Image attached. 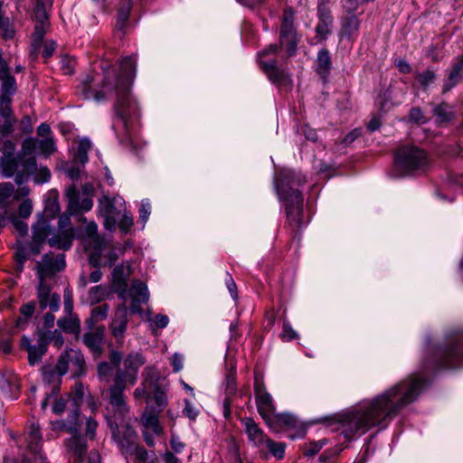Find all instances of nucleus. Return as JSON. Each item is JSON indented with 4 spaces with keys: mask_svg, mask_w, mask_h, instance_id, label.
<instances>
[{
    "mask_svg": "<svg viewBox=\"0 0 463 463\" xmlns=\"http://www.w3.org/2000/svg\"><path fill=\"white\" fill-rule=\"evenodd\" d=\"M427 385L419 373H413L371 399L361 401L351 410L324 419L328 426L338 425L347 439L362 435L374 427L385 429L401 411L417 401Z\"/></svg>",
    "mask_w": 463,
    "mask_h": 463,
    "instance_id": "f257e3e1",
    "label": "nucleus"
},
{
    "mask_svg": "<svg viewBox=\"0 0 463 463\" xmlns=\"http://www.w3.org/2000/svg\"><path fill=\"white\" fill-rule=\"evenodd\" d=\"M136 58L128 56L120 61L119 74L115 75L109 66H103L104 78L102 85L98 90L94 87L95 79L88 75L80 85V92L85 99H94L101 102L115 92L117 102L115 111L118 121L125 128H128L129 120L139 116V107L130 93V87L136 75Z\"/></svg>",
    "mask_w": 463,
    "mask_h": 463,
    "instance_id": "f03ea898",
    "label": "nucleus"
},
{
    "mask_svg": "<svg viewBox=\"0 0 463 463\" xmlns=\"http://www.w3.org/2000/svg\"><path fill=\"white\" fill-rule=\"evenodd\" d=\"M295 11L292 7L284 9L279 32V44H270L259 53L260 64L269 79L278 84H288L291 80L287 72L279 69L273 58L279 51L284 50L287 57L295 54L298 40L295 27Z\"/></svg>",
    "mask_w": 463,
    "mask_h": 463,
    "instance_id": "7ed1b4c3",
    "label": "nucleus"
},
{
    "mask_svg": "<svg viewBox=\"0 0 463 463\" xmlns=\"http://www.w3.org/2000/svg\"><path fill=\"white\" fill-rule=\"evenodd\" d=\"M146 356L140 352H130L123 359V367L118 368L109 387V404L120 415L128 411L124 391L128 384L135 385L138 379L139 369L146 364Z\"/></svg>",
    "mask_w": 463,
    "mask_h": 463,
    "instance_id": "20e7f679",
    "label": "nucleus"
},
{
    "mask_svg": "<svg viewBox=\"0 0 463 463\" xmlns=\"http://www.w3.org/2000/svg\"><path fill=\"white\" fill-rule=\"evenodd\" d=\"M306 177L292 170H283L275 179V187L279 200L286 203L288 222L293 227L302 223L303 197L298 186L306 183Z\"/></svg>",
    "mask_w": 463,
    "mask_h": 463,
    "instance_id": "39448f33",
    "label": "nucleus"
},
{
    "mask_svg": "<svg viewBox=\"0 0 463 463\" xmlns=\"http://www.w3.org/2000/svg\"><path fill=\"white\" fill-rule=\"evenodd\" d=\"M463 364V331L448 334L444 345H439L430 358L424 361V366L452 367Z\"/></svg>",
    "mask_w": 463,
    "mask_h": 463,
    "instance_id": "423d86ee",
    "label": "nucleus"
},
{
    "mask_svg": "<svg viewBox=\"0 0 463 463\" xmlns=\"http://www.w3.org/2000/svg\"><path fill=\"white\" fill-rule=\"evenodd\" d=\"M430 166L426 152L414 146L400 147L395 154L394 171L396 176L421 174Z\"/></svg>",
    "mask_w": 463,
    "mask_h": 463,
    "instance_id": "0eeeda50",
    "label": "nucleus"
},
{
    "mask_svg": "<svg viewBox=\"0 0 463 463\" xmlns=\"http://www.w3.org/2000/svg\"><path fill=\"white\" fill-rule=\"evenodd\" d=\"M113 416L108 419L112 438L118 444L122 454L128 455L137 447V434L135 430L129 426L126 418L129 411L125 415H120L112 409Z\"/></svg>",
    "mask_w": 463,
    "mask_h": 463,
    "instance_id": "6e6552de",
    "label": "nucleus"
},
{
    "mask_svg": "<svg viewBox=\"0 0 463 463\" xmlns=\"http://www.w3.org/2000/svg\"><path fill=\"white\" fill-rule=\"evenodd\" d=\"M80 238L85 250L89 252L90 266H99L101 264V254L106 246V240L98 233L97 223L93 221L87 222Z\"/></svg>",
    "mask_w": 463,
    "mask_h": 463,
    "instance_id": "1a4fd4ad",
    "label": "nucleus"
},
{
    "mask_svg": "<svg viewBox=\"0 0 463 463\" xmlns=\"http://www.w3.org/2000/svg\"><path fill=\"white\" fill-rule=\"evenodd\" d=\"M125 210V201L119 195L112 197L104 195L99 200V211L104 218V226L109 231L116 228L117 221Z\"/></svg>",
    "mask_w": 463,
    "mask_h": 463,
    "instance_id": "9d476101",
    "label": "nucleus"
},
{
    "mask_svg": "<svg viewBox=\"0 0 463 463\" xmlns=\"http://www.w3.org/2000/svg\"><path fill=\"white\" fill-rule=\"evenodd\" d=\"M254 397L258 412L268 424H271L276 412L274 400L267 391L263 379L257 374L254 378Z\"/></svg>",
    "mask_w": 463,
    "mask_h": 463,
    "instance_id": "9b49d317",
    "label": "nucleus"
},
{
    "mask_svg": "<svg viewBox=\"0 0 463 463\" xmlns=\"http://www.w3.org/2000/svg\"><path fill=\"white\" fill-rule=\"evenodd\" d=\"M56 369L59 375H64L68 372L73 377L83 375L86 372V364L82 353L76 349L66 350L60 355Z\"/></svg>",
    "mask_w": 463,
    "mask_h": 463,
    "instance_id": "f8f14e48",
    "label": "nucleus"
},
{
    "mask_svg": "<svg viewBox=\"0 0 463 463\" xmlns=\"http://www.w3.org/2000/svg\"><path fill=\"white\" fill-rule=\"evenodd\" d=\"M94 188L91 184H85L83 187V197L80 198L79 191L74 185L69 187L66 191L68 202V211L71 214H77L80 212H88L93 206L91 194Z\"/></svg>",
    "mask_w": 463,
    "mask_h": 463,
    "instance_id": "ddd939ff",
    "label": "nucleus"
},
{
    "mask_svg": "<svg viewBox=\"0 0 463 463\" xmlns=\"http://www.w3.org/2000/svg\"><path fill=\"white\" fill-rule=\"evenodd\" d=\"M35 6L33 9L34 19L36 21L33 33V46L36 48L42 42L49 25V11L52 9L53 0H33Z\"/></svg>",
    "mask_w": 463,
    "mask_h": 463,
    "instance_id": "4468645a",
    "label": "nucleus"
},
{
    "mask_svg": "<svg viewBox=\"0 0 463 463\" xmlns=\"http://www.w3.org/2000/svg\"><path fill=\"white\" fill-rule=\"evenodd\" d=\"M65 268V256L63 253L54 255L45 254L42 261L37 262V275L40 282H44L48 278L52 277L56 272Z\"/></svg>",
    "mask_w": 463,
    "mask_h": 463,
    "instance_id": "2eb2a0df",
    "label": "nucleus"
},
{
    "mask_svg": "<svg viewBox=\"0 0 463 463\" xmlns=\"http://www.w3.org/2000/svg\"><path fill=\"white\" fill-rule=\"evenodd\" d=\"M27 186H19L17 189L11 183L0 184V207L7 208L14 203L22 200L29 194Z\"/></svg>",
    "mask_w": 463,
    "mask_h": 463,
    "instance_id": "dca6fc26",
    "label": "nucleus"
},
{
    "mask_svg": "<svg viewBox=\"0 0 463 463\" xmlns=\"http://www.w3.org/2000/svg\"><path fill=\"white\" fill-rule=\"evenodd\" d=\"M128 309L126 305L119 306L112 317L109 329L117 343L122 345L128 327Z\"/></svg>",
    "mask_w": 463,
    "mask_h": 463,
    "instance_id": "f3484780",
    "label": "nucleus"
},
{
    "mask_svg": "<svg viewBox=\"0 0 463 463\" xmlns=\"http://www.w3.org/2000/svg\"><path fill=\"white\" fill-rule=\"evenodd\" d=\"M51 232V225L47 220L41 218L33 226V240L29 244V251L33 255L40 253L43 242Z\"/></svg>",
    "mask_w": 463,
    "mask_h": 463,
    "instance_id": "a211bd4d",
    "label": "nucleus"
},
{
    "mask_svg": "<svg viewBox=\"0 0 463 463\" xmlns=\"http://www.w3.org/2000/svg\"><path fill=\"white\" fill-rule=\"evenodd\" d=\"M71 436L64 441L67 454L74 459V463H81L87 452V442L81 433L71 434Z\"/></svg>",
    "mask_w": 463,
    "mask_h": 463,
    "instance_id": "6ab92c4d",
    "label": "nucleus"
},
{
    "mask_svg": "<svg viewBox=\"0 0 463 463\" xmlns=\"http://www.w3.org/2000/svg\"><path fill=\"white\" fill-rule=\"evenodd\" d=\"M129 296L132 300L130 307L131 312L141 314V305L146 303L149 299L147 286L140 280H134L129 289Z\"/></svg>",
    "mask_w": 463,
    "mask_h": 463,
    "instance_id": "aec40b11",
    "label": "nucleus"
},
{
    "mask_svg": "<svg viewBox=\"0 0 463 463\" xmlns=\"http://www.w3.org/2000/svg\"><path fill=\"white\" fill-rule=\"evenodd\" d=\"M130 274V265L125 263L117 265L111 273L112 286L123 300L126 299L127 279Z\"/></svg>",
    "mask_w": 463,
    "mask_h": 463,
    "instance_id": "412c9836",
    "label": "nucleus"
},
{
    "mask_svg": "<svg viewBox=\"0 0 463 463\" xmlns=\"http://www.w3.org/2000/svg\"><path fill=\"white\" fill-rule=\"evenodd\" d=\"M241 424L247 434L249 441L256 447L260 452L263 446H265L268 437L251 418L242 419Z\"/></svg>",
    "mask_w": 463,
    "mask_h": 463,
    "instance_id": "4be33fe9",
    "label": "nucleus"
},
{
    "mask_svg": "<svg viewBox=\"0 0 463 463\" xmlns=\"http://www.w3.org/2000/svg\"><path fill=\"white\" fill-rule=\"evenodd\" d=\"M38 300L42 310L49 307L52 312H56L60 308V295L58 293H51V288L45 282L39 283Z\"/></svg>",
    "mask_w": 463,
    "mask_h": 463,
    "instance_id": "5701e85b",
    "label": "nucleus"
},
{
    "mask_svg": "<svg viewBox=\"0 0 463 463\" xmlns=\"http://www.w3.org/2000/svg\"><path fill=\"white\" fill-rule=\"evenodd\" d=\"M54 431H63L70 434L80 432V408L75 407L65 420H56L52 423Z\"/></svg>",
    "mask_w": 463,
    "mask_h": 463,
    "instance_id": "b1692460",
    "label": "nucleus"
},
{
    "mask_svg": "<svg viewBox=\"0 0 463 463\" xmlns=\"http://www.w3.org/2000/svg\"><path fill=\"white\" fill-rule=\"evenodd\" d=\"M317 17L318 24L316 26V32L322 39H326L331 33L333 17L329 7L323 1H319L317 5Z\"/></svg>",
    "mask_w": 463,
    "mask_h": 463,
    "instance_id": "393cba45",
    "label": "nucleus"
},
{
    "mask_svg": "<svg viewBox=\"0 0 463 463\" xmlns=\"http://www.w3.org/2000/svg\"><path fill=\"white\" fill-rule=\"evenodd\" d=\"M159 414L152 410L146 409L140 417L143 430L151 431L154 436H161L164 430L159 422Z\"/></svg>",
    "mask_w": 463,
    "mask_h": 463,
    "instance_id": "a878e982",
    "label": "nucleus"
},
{
    "mask_svg": "<svg viewBox=\"0 0 463 463\" xmlns=\"http://www.w3.org/2000/svg\"><path fill=\"white\" fill-rule=\"evenodd\" d=\"M74 238V228L59 230V232L56 234H54L49 239L48 243L51 247H55L63 250H68L69 249H71Z\"/></svg>",
    "mask_w": 463,
    "mask_h": 463,
    "instance_id": "bb28decb",
    "label": "nucleus"
},
{
    "mask_svg": "<svg viewBox=\"0 0 463 463\" xmlns=\"http://www.w3.org/2000/svg\"><path fill=\"white\" fill-rule=\"evenodd\" d=\"M70 397L73 401L75 407L80 408V405L82 403L84 399H87L88 406L91 410V411H96L97 406L92 397L90 394V392L84 387L82 383L76 382L73 387L71 390Z\"/></svg>",
    "mask_w": 463,
    "mask_h": 463,
    "instance_id": "cd10ccee",
    "label": "nucleus"
},
{
    "mask_svg": "<svg viewBox=\"0 0 463 463\" xmlns=\"http://www.w3.org/2000/svg\"><path fill=\"white\" fill-rule=\"evenodd\" d=\"M25 441L27 448L34 454L37 455L41 451L43 439L40 433L39 426L32 424L25 433Z\"/></svg>",
    "mask_w": 463,
    "mask_h": 463,
    "instance_id": "c85d7f7f",
    "label": "nucleus"
},
{
    "mask_svg": "<svg viewBox=\"0 0 463 463\" xmlns=\"http://www.w3.org/2000/svg\"><path fill=\"white\" fill-rule=\"evenodd\" d=\"M152 400L155 402L156 404L148 409L157 413H161L167 404L165 389L161 385L152 387L150 391V398H148V401Z\"/></svg>",
    "mask_w": 463,
    "mask_h": 463,
    "instance_id": "c756f323",
    "label": "nucleus"
},
{
    "mask_svg": "<svg viewBox=\"0 0 463 463\" xmlns=\"http://www.w3.org/2000/svg\"><path fill=\"white\" fill-rule=\"evenodd\" d=\"M354 13V11L345 10L341 19L342 29L348 35L357 33L360 28V20Z\"/></svg>",
    "mask_w": 463,
    "mask_h": 463,
    "instance_id": "7c9ffc66",
    "label": "nucleus"
},
{
    "mask_svg": "<svg viewBox=\"0 0 463 463\" xmlns=\"http://www.w3.org/2000/svg\"><path fill=\"white\" fill-rule=\"evenodd\" d=\"M132 8V0H120L117 14L116 28L123 31L128 24Z\"/></svg>",
    "mask_w": 463,
    "mask_h": 463,
    "instance_id": "2f4dec72",
    "label": "nucleus"
},
{
    "mask_svg": "<svg viewBox=\"0 0 463 463\" xmlns=\"http://www.w3.org/2000/svg\"><path fill=\"white\" fill-rule=\"evenodd\" d=\"M103 339V330L96 332H88L83 335V342L86 346L95 354L101 352V343Z\"/></svg>",
    "mask_w": 463,
    "mask_h": 463,
    "instance_id": "473e14b6",
    "label": "nucleus"
},
{
    "mask_svg": "<svg viewBox=\"0 0 463 463\" xmlns=\"http://www.w3.org/2000/svg\"><path fill=\"white\" fill-rule=\"evenodd\" d=\"M331 70V58L329 52L326 49L320 50L317 53V72L323 78L326 79Z\"/></svg>",
    "mask_w": 463,
    "mask_h": 463,
    "instance_id": "72a5a7b5",
    "label": "nucleus"
},
{
    "mask_svg": "<svg viewBox=\"0 0 463 463\" xmlns=\"http://www.w3.org/2000/svg\"><path fill=\"white\" fill-rule=\"evenodd\" d=\"M260 453L263 457H267L269 454L272 455L278 459H281L285 454V444L283 442H276L268 438L265 442V446L261 449Z\"/></svg>",
    "mask_w": 463,
    "mask_h": 463,
    "instance_id": "f704fd0d",
    "label": "nucleus"
},
{
    "mask_svg": "<svg viewBox=\"0 0 463 463\" xmlns=\"http://www.w3.org/2000/svg\"><path fill=\"white\" fill-rule=\"evenodd\" d=\"M122 249L117 248L115 246H109L108 241H106L105 250L101 254V264L99 266H109L111 267L116 260L118 259L119 254H122Z\"/></svg>",
    "mask_w": 463,
    "mask_h": 463,
    "instance_id": "c9c22d12",
    "label": "nucleus"
},
{
    "mask_svg": "<svg viewBox=\"0 0 463 463\" xmlns=\"http://www.w3.org/2000/svg\"><path fill=\"white\" fill-rule=\"evenodd\" d=\"M90 141L87 138L81 139L73 156L75 165H84L88 162V152L90 149Z\"/></svg>",
    "mask_w": 463,
    "mask_h": 463,
    "instance_id": "e433bc0d",
    "label": "nucleus"
},
{
    "mask_svg": "<svg viewBox=\"0 0 463 463\" xmlns=\"http://www.w3.org/2000/svg\"><path fill=\"white\" fill-rule=\"evenodd\" d=\"M160 373L154 365L146 366L142 373L143 383L149 385L151 388L161 385L159 383Z\"/></svg>",
    "mask_w": 463,
    "mask_h": 463,
    "instance_id": "4c0bfd02",
    "label": "nucleus"
},
{
    "mask_svg": "<svg viewBox=\"0 0 463 463\" xmlns=\"http://www.w3.org/2000/svg\"><path fill=\"white\" fill-rule=\"evenodd\" d=\"M46 351L47 343L43 340H41L40 343L36 345L30 346L29 351L27 352L29 364L33 365L39 363Z\"/></svg>",
    "mask_w": 463,
    "mask_h": 463,
    "instance_id": "58836bf2",
    "label": "nucleus"
},
{
    "mask_svg": "<svg viewBox=\"0 0 463 463\" xmlns=\"http://www.w3.org/2000/svg\"><path fill=\"white\" fill-rule=\"evenodd\" d=\"M0 388L5 395L13 398L19 391V383L15 375H10L8 379L0 381Z\"/></svg>",
    "mask_w": 463,
    "mask_h": 463,
    "instance_id": "ea45409f",
    "label": "nucleus"
},
{
    "mask_svg": "<svg viewBox=\"0 0 463 463\" xmlns=\"http://www.w3.org/2000/svg\"><path fill=\"white\" fill-rule=\"evenodd\" d=\"M18 168L16 157H1L0 173L5 177H11Z\"/></svg>",
    "mask_w": 463,
    "mask_h": 463,
    "instance_id": "a19ab883",
    "label": "nucleus"
},
{
    "mask_svg": "<svg viewBox=\"0 0 463 463\" xmlns=\"http://www.w3.org/2000/svg\"><path fill=\"white\" fill-rule=\"evenodd\" d=\"M277 423L280 427L285 428H294L298 424L297 418L290 413L283 412V413H277L275 412L274 418L271 420V424Z\"/></svg>",
    "mask_w": 463,
    "mask_h": 463,
    "instance_id": "79ce46f5",
    "label": "nucleus"
},
{
    "mask_svg": "<svg viewBox=\"0 0 463 463\" xmlns=\"http://www.w3.org/2000/svg\"><path fill=\"white\" fill-rule=\"evenodd\" d=\"M68 316V317L58 320V326L65 332H78L80 326V319L72 314Z\"/></svg>",
    "mask_w": 463,
    "mask_h": 463,
    "instance_id": "37998d69",
    "label": "nucleus"
},
{
    "mask_svg": "<svg viewBox=\"0 0 463 463\" xmlns=\"http://www.w3.org/2000/svg\"><path fill=\"white\" fill-rule=\"evenodd\" d=\"M2 94L0 98H11L16 92L15 79L9 75L0 79Z\"/></svg>",
    "mask_w": 463,
    "mask_h": 463,
    "instance_id": "c03bdc74",
    "label": "nucleus"
},
{
    "mask_svg": "<svg viewBox=\"0 0 463 463\" xmlns=\"http://www.w3.org/2000/svg\"><path fill=\"white\" fill-rule=\"evenodd\" d=\"M108 293L107 288L103 285H98L90 288L89 291V299L94 304L103 300Z\"/></svg>",
    "mask_w": 463,
    "mask_h": 463,
    "instance_id": "a18cd8bd",
    "label": "nucleus"
},
{
    "mask_svg": "<svg viewBox=\"0 0 463 463\" xmlns=\"http://www.w3.org/2000/svg\"><path fill=\"white\" fill-rule=\"evenodd\" d=\"M98 378L99 381L109 383L113 373L112 365L108 362H101L98 364Z\"/></svg>",
    "mask_w": 463,
    "mask_h": 463,
    "instance_id": "49530a36",
    "label": "nucleus"
},
{
    "mask_svg": "<svg viewBox=\"0 0 463 463\" xmlns=\"http://www.w3.org/2000/svg\"><path fill=\"white\" fill-rule=\"evenodd\" d=\"M109 307L107 304L98 306L91 310L90 323L105 320L108 317Z\"/></svg>",
    "mask_w": 463,
    "mask_h": 463,
    "instance_id": "de8ad7c7",
    "label": "nucleus"
},
{
    "mask_svg": "<svg viewBox=\"0 0 463 463\" xmlns=\"http://www.w3.org/2000/svg\"><path fill=\"white\" fill-rule=\"evenodd\" d=\"M462 74L454 70L450 71L448 79L446 80L444 85H443V92L449 91L452 88H454L461 80Z\"/></svg>",
    "mask_w": 463,
    "mask_h": 463,
    "instance_id": "09e8293b",
    "label": "nucleus"
},
{
    "mask_svg": "<svg viewBox=\"0 0 463 463\" xmlns=\"http://www.w3.org/2000/svg\"><path fill=\"white\" fill-rule=\"evenodd\" d=\"M11 103V98H0V118H15Z\"/></svg>",
    "mask_w": 463,
    "mask_h": 463,
    "instance_id": "8fccbe9b",
    "label": "nucleus"
},
{
    "mask_svg": "<svg viewBox=\"0 0 463 463\" xmlns=\"http://www.w3.org/2000/svg\"><path fill=\"white\" fill-rule=\"evenodd\" d=\"M120 231L124 233H128L130 228L133 226V218L126 211L119 216L117 221Z\"/></svg>",
    "mask_w": 463,
    "mask_h": 463,
    "instance_id": "3c124183",
    "label": "nucleus"
},
{
    "mask_svg": "<svg viewBox=\"0 0 463 463\" xmlns=\"http://www.w3.org/2000/svg\"><path fill=\"white\" fill-rule=\"evenodd\" d=\"M98 428V421L92 418L91 416L87 417L85 419V436L90 439H94L96 438V430Z\"/></svg>",
    "mask_w": 463,
    "mask_h": 463,
    "instance_id": "603ef678",
    "label": "nucleus"
},
{
    "mask_svg": "<svg viewBox=\"0 0 463 463\" xmlns=\"http://www.w3.org/2000/svg\"><path fill=\"white\" fill-rule=\"evenodd\" d=\"M326 443L327 440L326 439H322L317 441H312L306 445L304 453L306 456H314L318 453Z\"/></svg>",
    "mask_w": 463,
    "mask_h": 463,
    "instance_id": "864d4df0",
    "label": "nucleus"
},
{
    "mask_svg": "<svg viewBox=\"0 0 463 463\" xmlns=\"http://www.w3.org/2000/svg\"><path fill=\"white\" fill-rule=\"evenodd\" d=\"M436 79V74L430 70H427L423 72L417 74V80L420 84L422 88H427L430 84H431Z\"/></svg>",
    "mask_w": 463,
    "mask_h": 463,
    "instance_id": "5fc2aeb1",
    "label": "nucleus"
},
{
    "mask_svg": "<svg viewBox=\"0 0 463 463\" xmlns=\"http://www.w3.org/2000/svg\"><path fill=\"white\" fill-rule=\"evenodd\" d=\"M44 211L52 217H54L60 212L59 203L55 194L46 200Z\"/></svg>",
    "mask_w": 463,
    "mask_h": 463,
    "instance_id": "6e6d98bb",
    "label": "nucleus"
},
{
    "mask_svg": "<svg viewBox=\"0 0 463 463\" xmlns=\"http://www.w3.org/2000/svg\"><path fill=\"white\" fill-rule=\"evenodd\" d=\"M32 212H33L32 201L25 197L23 198L22 202L20 203V204L18 206L19 216L26 219L32 214Z\"/></svg>",
    "mask_w": 463,
    "mask_h": 463,
    "instance_id": "4d7b16f0",
    "label": "nucleus"
},
{
    "mask_svg": "<svg viewBox=\"0 0 463 463\" xmlns=\"http://www.w3.org/2000/svg\"><path fill=\"white\" fill-rule=\"evenodd\" d=\"M10 221L12 222V225L14 229V231L18 233L19 236H24L28 232V225L24 221L20 220L15 215H11Z\"/></svg>",
    "mask_w": 463,
    "mask_h": 463,
    "instance_id": "13d9d810",
    "label": "nucleus"
},
{
    "mask_svg": "<svg viewBox=\"0 0 463 463\" xmlns=\"http://www.w3.org/2000/svg\"><path fill=\"white\" fill-rule=\"evenodd\" d=\"M149 322H150V327L153 330H156V329L166 327L169 323V319H168L167 316L158 314L154 318L149 319Z\"/></svg>",
    "mask_w": 463,
    "mask_h": 463,
    "instance_id": "bf43d9fd",
    "label": "nucleus"
},
{
    "mask_svg": "<svg viewBox=\"0 0 463 463\" xmlns=\"http://www.w3.org/2000/svg\"><path fill=\"white\" fill-rule=\"evenodd\" d=\"M15 118H0V134L2 136H8L14 130Z\"/></svg>",
    "mask_w": 463,
    "mask_h": 463,
    "instance_id": "052dcab7",
    "label": "nucleus"
},
{
    "mask_svg": "<svg viewBox=\"0 0 463 463\" xmlns=\"http://www.w3.org/2000/svg\"><path fill=\"white\" fill-rule=\"evenodd\" d=\"M38 147L42 154L49 156L55 150V144L52 138L38 141Z\"/></svg>",
    "mask_w": 463,
    "mask_h": 463,
    "instance_id": "680f3d73",
    "label": "nucleus"
},
{
    "mask_svg": "<svg viewBox=\"0 0 463 463\" xmlns=\"http://www.w3.org/2000/svg\"><path fill=\"white\" fill-rule=\"evenodd\" d=\"M151 389L152 388L149 385L145 384V383L142 382L141 384L135 389L133 396L136 400H140L143 398H146L148 400V398H150Z\"/></svg>",
    "mask_w": 463,
    "mask_h": 463,
    "instance_id": "e2e57ef3",
    "label": "nucleus"
},
{
    "mask_svg": "<svg viewBox=\"0 0 463 463\" xmlns=\"http://www.w3.org/2000/svg\"><path fill=\"white\" fill-rule=\"evenodd\" d=\"M151 213V205L148 200H143L139 208V218L143 222V225L147 222Z\"/></svg>",
    "mask_w": 463,
    "mask_h": 463,
    "instance_id": "0e129e2a",
    "label": "nucleus"
},
{
    "mask_svg": "<svg viewBox=\"0 0 463 463\" xmlns=\"http://www.w3.org/2000/svg\"><path fill=\"white\" fill-rule=\"evenodd\" d=\"M137 458L142 463H147L151 459V452H148L145 448L137 446L132 450Z\"/></svg>",
    "mask_w": 463,
    "mask_h": 463,
    "instance_id": "69168bd1",
    "label": "nucleus"
},
{
    "mask_svg": "<svg viewBox=\"0 0 463 463\" xmlns=\"http://www.w3.org/2000/svg\"><path fill=\"white\" fill-rule=\"evenodd\" d=\"M225 392L228 396L233 395L236 392V382L234 373H231L226 377Z\"/></svg>",
    "mask_w": 463,
    "mask_h": 463,
    "instance_id": "338daca9",
    "label": "nucleus"
},
{
    "mask_svg": "<svg viewBox=\"0 0 463 463\" xmlns=\"http://www.w3.org/2000/svg\"><path fill=\"white\" fill-rule=\"evenodd\" d=\"M1 150L3 153L2 157H15L14 156L15 145L12 141H10V140L5 141L3 143Z\"/></svg>",
    "mask_w": 463,
    "mask_h": 463,
    "instance_id": "774afa93",
    "label": "nucleus"
}]
</instances>
